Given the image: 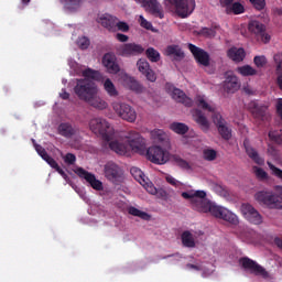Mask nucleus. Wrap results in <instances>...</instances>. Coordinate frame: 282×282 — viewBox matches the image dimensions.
I'll return each mask as SVG.
<instances>
[{
	"label": "nucleus",
	"instance_id": "12",
	"mask_svg": "<svg viewBox=\"0 0 282 282\" xmlns=\"http://www.w3.org/2000/svg\"><path fill=\"white\" fill-rule=\"evenodd\" d=\"M74 173L78 175L82 180H85L94 191H102V182L98 178H96L95 174H91V172H87L83 167H76L74 170Z\"/></svg>",
	"mask_w": 282,
	"mask_h": 282
},
{
	"label": "nucleus",
	"instance_id": "39",
	"mask_svg": "<svg viewBox=\"0 0 282 282\" xmlns=\"http://www.w3.org/2000/svg\"><path fill=\"white\" fill-rule=\"evenodd\" d=\"M237 72L240 76H257V69L250 65L240 66L237 68Z\"/></svg>",
	"mask_w": 282,
	"mask_h": 282
},
{
	"label": "nucleus",
	"instance_id": "22",
	"mask_svg": "<svg viewBox=\"0 0 282 282\" xmlns=\"http://www.w3.org/2000/svg\"><path fill=\"white\" fill-rule=\"evenodd\" d=\"M57 133H59L62 138L69 140V138H74V135L78 133V128L69 122H62L57 128Z\"/></svg>",
	"mask_w": 282,
	"mask_h": 282
},
{
	"label": "nucleus",
	"instance_id": "60",
	"mask_svg": "<svg viewBox=\"0 0 282 282\" xmlns=\"http://www.w3.org/2000/svg\"><path fill=\"white\" fill-rule=\"evenodd\" d=\"M58 174H61L63 176L64 180H67V173H65V171L63 169H61V166L58 169L55 170Z\"/></svg>",
	"mask_w": 282,
	"mask_h": 282
},
{
	"label": "nucleus",
	"instance_id": "57",
	"mask_svg": "<svg viewBox=\"0 0 282 282\" xmlns=\"http://www.w3.org/2000/svg\"><path fill=\"white\" fill-rule=\"evenodd\" d=\"M235 3V0H220L221 8H225V11L228 10L230 6Z\"/></svg>",
	"mask_w": 282,
	"mask_h": 282
},
{
	"label": "nucleus",
	"instance_id": "13",
	"mask_svg": "<svg viewBox=\"0 0 282 282\" xmlns=\"http://www.w3.org/2000/svg\"><path fill=\"white\" fill-rule=\"evenodd\" d=\"M187 47L198 65H202L203 67H208L210 65V54H208V52L192 43H189Z\"/></svg>",
	"mask_w": 282,
	"mask_h": 282
},
{
	"label": "nucleus",
	"instance_id": "44",
	"mask_svg": "<svg viewBox=\"0 0 282 282\" xmlns=\"http://www.w3.org/2000/svg\"><path fill=\"white\" fill-rule=\"evenodd\" d=\"M131 175L134 176V180H137V182H140V184H142V182H144V173H142V171L138 167H131L130 170Z\"/></svg>",
	"mask_w": 282,
	"mask_h": 282
},
{
	"label": "nucleus",
	"instance_id": "56",
	"mask_svg": "<svg viewBox=\"0 0 282 282\" xmlns=\"http://www.w3.org/2000/svg\"><path fill=\"white\" fill-rule=\"evenodd\" d=\"M166 182H167V184H171L172 186H176V187L182 186V183L173 176H166Z\"/></svg>",
	"mask_w": 282,
	"mask_h": 282
},
{
	"label": "nucleus",
	"instance_id": "11",
	"mask_svg": "<svg viewBox=\"0 0 282 282\" xmlns=\"http://www.w3.org/2000/svg\"><path fill=\"white\" fill-rule=\"evenodd\" d=\"M117 54L124 57L140 56V54H144V47L141 44L126 43L117 47Z\"/></svg>",
	"mask_w": 282,
	"mask_h": 282
},
{
	"label": "nucleus",
	"instance_id": "61",
	"mask_svg": "<svg viewBox=\"0 0 282 282\" xmlns=\"http://www.w3.org/2000/svg\"><path fill=\"white\" fill-rule=\"evenodd\" d=\"M187 268H188L189 270H196L197 272H199V270H202V268H200L199 265H197V264H191V263L187 264Z\"/></svg>",
	"mask_w": 282,
	"mask_h": 282
},
{
	"label": "nucleus",
	"instance_id": "37",
	"mask_svg": "<svg viewBox=\"0 0 282 282\" xmlns=\"http://www.w3.org/2000/svg\"><path fill=\"white\" fill-rule=\"evenodd\" d=\"M82 76H84V79L87 80H98V78H100V72L91 68H86L85 70H83Z\"/></svg>",
	"mask_w": 282,
	"mask_h": 282
},
{
	"label": "nucleus",
	"instance_id": "17",
	"mask_svg": "<svg viewBox=\"0 0 282 282\" xmlns=\"http://www.w3.org/2000/svg\"><path fill=\"white\" fill-rule=\"evenodd\" d=\"M241 84L239 83V78L235 76L232 73L227 72L225 74L224 89L227 94H235V91H239Z\"/></svg>",
	"mask_w": 282,
	"mask_h": 282
},
{
	"label": "nucleus",
	"instance_id": "19",
	"mask_svg": "<svg viewBox=\"0 0 282 282\" xmlns=\"http://www.w3.org/2000/svg\"><path fill=\"white\" fill-rule=\"evenodd\" d=\"M193 120L198 124V127L204 131L205 133L210 130V122L208 121V118H206V115L204 112L196 108L192 110Z\"/></svg>",
	"mask_w": 282,
	"mask_h": 282
},
{
	"label": "nucleus",
	"instance_id": "55",
	"mask_svg": "<svg viewBox=\"0 0 282 282\" xmlns=\"http://www.w3.org/2000/svg\"><path fill=\"white\" fill-rule=\"evenodd\" d=\"M64 162L66 163V164H75V162H76V155L75 154H73V153H67L66 155H65V158H64Z\"/></svg>",
	"mask_w": 282,
	"mask_h": 282
},
{
	"label": "nucleus",
	"instance_id": "50",
	"mask_svg": "<svg viewBox=\"0 0 282 282\" xmlns=\"http://www.w3.org/2000/svg\"><path fill=\"white\" fill-rule=\"evenodd\" d=\"M139 23H140L141 28H144V30H152L153 29V24H151V22H149L142 15L139 17Z\"/></svg>",
	"mask_w": 282,
	"mask_h": 282
},
{
	"label": "nucleus",
	"instance_id": "35",
	"mask_svg": "<svg viewBox=\"0 0 282 282\" xmlns=\"http://www.w3.org/2000/svg\"><path fill=\"white\" fill-rule=\"evenodd\" d=\"M181 239L185 248H195V239L193 238V234H191V231H184Z\"/></svg>",
	"mask_w": 282,
	"mask_h": 282
},
{
	"label": "nucleus",
	"instance_id": "21",
	"mask_svg": "<svg viewBox=\"0 0 282 282\" xmlns=\"http://www.w3.org/2000/svg\"><path fill=\"white\" fill-rule=\"evenodd\" d=\"M249 111L252 113L253 118L257 120H265V116L268 113V106L261 105L257 101H251L248 105Z\"/></svg>",
	"mask_w": 282,
	"mask_h": 282
},
{
	"label": "nucleus",
	"instance_id": "14",
	"mask_svg": "<svg viewBox=\"0 0 282 282\" xmlns=\"http://www.w3.org/2000/svg\"><path fill=\"white\" fill-rule=\"evenodd\" d=\"M135 2L140 3L142 8H144L145 12H150L152 17L164 19V11L158 0H135Z\"/></svg>",
	"mask_w": 282,
	"mask_h": 282
},
{
	"label": "nucleus",
	"instance_id": "28",
	"mask_svg": "<svg viewBox=\"0 0 282 282\" xmlns=\"http://www.w3.org/2000/svg\"><path fill=\"white\" fill-rule=\"evenodd\" d=\"M227 56L235 63H241V61L246 58V51L243 50V47L237 48L234 46L227 51Z\"/></svg>",
	"mask_w": 282,
	"mask_h": 282
},
{
	"label": "nucleus",
	"instance_id": "7",
	"mask_svg": "<svg viewBox=\"0 0 282 282\" xmlns=\"http://www.w3.org/2000/svg\"><path fill=\"white\" fill-rule=\"evenodd\" d=\"M239 263L242 265L243 270H249L250 274H254V276H261V279L265 280L272 279V275L265 268L248 257L240 258Z\"/></svg>",
	"mask_w": 282,
	"mask_h": 282
},
{
	"label": "nucleus",
	"instance_id": "42",
	"mask_svg": "<svg viewBox=\"0 0 282 282\" xmlns=\"http://www.w3.org/2000/svg\"><path fill=\"white\" fill-rule=\"evenodd\" d=\"M269 138L276 144H282V130L269 131Z\"/></svg>",
	"mask_w": 282,
	"mask_h": 282
},
{
	"label": "nucleus",
	"instance_id": "32",
	"mask_svg": "<svg viewBox=\"0 0 282 282\" xmlns=\"http://www.w3.org/2000/svg\"><path fill=\"white\" fill-rule=\"evenodd\" d=\"M171 131H174V133H177L178 135H185V133H188V126L182 122H173L170 124Z\"/></svg>",
	"mask_w": 282,
	"mask_h": 282
},
{
	"label": "nucleus",
	"instance_id": "41",
	"mask_svg": "<svg viewBox=\"0 0 282 282\" xmlns=\"http://www.w3.org/2000/svg\"><path fill=\"white\" fill-rule=\"evenodd\" d=\"M173 160L176 166H180V169H184L185 171L191 170V164H188L187 161L182 159L180 155H174Z\"/></svg>",
	"mask_w": 282,
	"mask_h": 282
},
{
	"label": "nucleus",
	"instance_id": "18",
	"mask_svg": "<svg viewBox=\"0 0 282 282\" xmlns=\"http://www.w3.org/2000/svg\"><path fill=\"white\" fill-rule=\"evenodd\" d=\"M105 177H107L109 182H118V180L122 177V169L113 162H108L105 165Z\"/></svg>",
	"mask_w": 282,
	"mask_h": 282
},
{
	"label": "nucleus",
	"instance_id": "30",
	"mask_svg": "<svg viewBox=\"0 0 282 282\" xmlns=\"http://www.w3.org/2000/svg\"><path fill=\"white\" fill-rule=\"evenodd\" d=\"M68 12H76L83 6V0H59Z\"/></svg>",
	"mask_w": 282,
	"mask_h": 282
},
{
	"label": "nucleus",
	"instance_id": "33",
	"mask_svg": "<svg viewBox=\"0 0 282 282\" xmlns=\"http://www.w3.org/2000/svg\"><path fill=\"white\" fill-rule=\"evenodd\" d=\"M274 63L276 64L278 69V85L282 89V54L278 53L273 57Z\"/></svg>",
	"mask_w": 282,
	"mask_h": 282
},
{
	"label": "nucleus",
	"instance_id": "29",
	"mask_svg": "<svg viewBox=\"0 0 282 282\" xmlns=\"http://www.w3.org/2000/svg\"><path fill=\"white\" fill-rule=\"evenodd\" d=\"M86 102L90 107H94V109H99V111H102V109H107V107H109V104H107L102 97L98 96V94H95Z\"/></svg>",
	"mask_w": 282,
	"mask_h": 282
},
{
	"label": "nucleus",
	"instance_id": "51",
	"mask_svg": "<svg viewBox=\"0 0 282 282\" xmlns=\"http://www.w3.org/2000/svg\"><path fill=\"white\" fill-rule=\"evenodd\" d=\"M35 151L39 153V155L42 158V160L46 159L50 154H47V151L45 148H43L40 144H35Z\"/></svg>",
	"mask_w": 282,
	"mask_h": 282
},
{
	"label": "nucleus",
	"instance_id": "10",
	"mask_svg": "<svg viewBox=\"0 0 282 282\" xmlns=\"http://www.w3.org/2000/svg\"><path fill=\"white\" fill-rule=\"evenodd\" d=\"M240 210L245 219L250 221V224H254V226H260V224H263V217L252 205L243 203Z\"/></svg>",
	"mask_w": 282,
	"mask_h": 282
},
{
	"label": "nucleus",
	"instance_id": "1",
	"mask_svg": "<svg viewBox=\"0 0 282 282\" xmlns=\"http://www.w3.org/2000/svg\"><path fill=\"white\" fill-rule=\"evenodd\" d=\"M89 128L96 135H101L102 140L109 142V149L118 155H127L129 151L134 153H144V138L133 130L123 135V142L112 140L113 128L108 123L107 119L94 118L89 121ZM112 140V141H111Z\"/></svg>",
	"mask_w": 282,
	"mask_h": 282
},
{
	"label": "nucleus",
	"instance_id": "54",
	"mask_svg": "<svg viewBox=\"0 0 282 282\" xmlns=\"http://www.w3.org/2000/svg\"><path fill=\"white\" fill-rule=\"evenodd\" d=\"M44 160L51 166V169H54L56 171L59 167L58 163L56 162V160H54V158L48 155Z\"/></svg>",
	"mask_w": 282,
	"mask_h": 282
},
{
	"label": "nucleus",
	"instance_id": "16",
	"mask_svg": "<svg viewBox=\"0 0 282 282\" xmlns=\"http://www.w3.org/2000/svg\"><path fill=\"white\" fill-rule=\"evenodd\" d=\"M102 65L106 67L108 74H118V72H120L118 57H116V54L113 53H106L104 55Z\"/></svg>",
	"mask_w": 282,
	"mask_h": 282
},
{
	"label": "nucleus",
	"instance_id": "5",
	"mask_svg": "<svg viewBox=\"0 0 282 282\" xmlns=\"http://www.w3.org/2000/svg\"><path fill=\"white\" fill-rule=\"evenodd\" d=\"M256 202L260 203L267 208L282 210V197L274 192L260 191L254 195Z\"/></svg>",
	"mask_w": 282,
	"mask_h": 282
},
{
	"label": "nucleus",
	"instance_id": "23",
	"mask_svg": "<svg viewBox=\"0 0 282 282\" xmlns=\"http://www.w3.org/2000/svg\"><path fill=\"white\" fill-rule=\"evenodd\" d=\"M123 86L130 89L131 91H134L135 94H142L143 87L140 85L135 78L129 76V75H123Z\"/></svg>",
	"mask_w": 282,
	"mask_h": 282
},
{
	"label": "nucleus",
	"instance_id": "31",
	"mask_svg": "<svg viewBox=\"0 0 282 282\" xmlns=\"http://www.w3.org/2000/svg\"><path fill=\"white\" fill-rule=\"evenodd\" d=\"M104 89H105L106 94H108V96H110V98H118V96H119L118 88H116V85L109 78H107L104 82Z\"/></svg>",
	"mask_w": 282,
	"mask_h": 282
},
{
	"label": "nucleus",
	"instance_id": "4",
	"mask_svg": "<svg viewBox=\"0 0 282 282\" xmlns=\"http://www.w3.org/2000/svg\"><path fill=\"white\" fill-rule=\"evenodd\" d=\"M74 91L79 100L87 102L93 96L98 94V86L90 79H77Z\"/></svg>",
	"mask_w": 282,
	"mask_h": 282
},
{
	"label": "nucleus",
	"instance_id": "53",
	"mask_svg": "<svg viewBox=\"0 0 282 282\" xmlns=\"http://www.w3.org/2000/svg\"><path fill=\"white\" fill-rule=\"evenodd\" d=\"M145 191L148 193H150V195H158V188L155 187V185H153V183H145L143 184Z\"/></svg>",
	"mask_w": 282,
	"mask_h": 282
},
{
	"label": "nucleus",
	"instance_id": "25",
	"mask_svg": "<svg viewBox=\"0 0 282 282\" xmlns=\"http://www.w3.org/2000/svg\"><path fill=\"white\" fill-rule=\"evenodd\" d=\"M243 147H245V151H246L248 158H250V160H252L256 164H259V166H262V164L265 163L263 158H261L259 155V152H257V150H254V148H252V147H250V144H248L247 140H245V142H243Z\"/></svg>",
	"mask_w": 282,
	"mask_h": 282
},
{
	"label": "nucleus",
	"instance_id": "58",
	"mask_svg": "<svg viewBox=\"0 0 282 282\" xmlns=\"http://www.w3.org/2000/svg\"><path fill=\"white\" fill-rule=\"evenodd\" d=\"M116 39L117 41H119L120 43H127V41H129V37L122 33H117L116 34Z\"/></svg>",
	"mask_w": 282,
	"mask_h": 282
},
{
	"label": "nucleus",
	"instance_id": "8",
	"mask_svg": "<svg viewBox=\"0 0 282 282\" xmlns=\"http://www.w3.org/2000/svg\"><path fill=\"white\" fill-rule=\"evenodd\" d=\"M174 6L175 13L181 19H186L195 11V0H167Z\"/></svg>",
	"mask_w": 282,
	"mask_h": 282
},
{
	"label": "nucleus",
	"instance_id": "15",
	"mask_svg": "<svg viewBox=\"0 0 282 282\" xmlns=\"http://www.w3.org/2000/svg\"><path fill=\"white\" fill-rule=\"evenodd\" d=\"M249 32L256 35L258 41H261L262 43H268L270 41V34L265 32V24L253 20L249 22Z\"/></svg>",
	"mask_w": 282,
	"mask_h": 282
},
{
	"label": "nucleus",
	"instance_id": "6",
	"mask_svg": "<svg viewBox=\"0 0 282 282\" xmlns=\"http://www.w3.org/2000/svg\"><path fill=\"white\" fill-rule=\"evenodd\" d=\"M111 107L121 120H126V122H135L138 113L131 105L122 101H113Z\"/></svg>",
	"mask_w": 282,
	"mask_h": 282
},
{
	"label": "nucleus",
	"instance_id": "2",
	"mask_svg": "<svg viewBox=\"0 0 282 282\" xmlns=\"http://www.w3.org/2000/svg\"><path fill=\"white\" fill-rule=\"evenodd\" d=\"M181 196L183 199L189 200L193 210H196V213H209L212 217H216V219H223L224 221L231 224V226H238L239 224V218L237 215L228 210V208L215 205V203L206 198L205 191L191 189L188 192H183Z\"/></svg>",
	"mask_w": 282,
	"mask_h": 282
},
{
	"label": "nucleus",
	"instance_id": "3",
	"mask_svg": "<svg viewBox=\"0 0 282 282\" xmlns=\"http://www.w3.org/2000/svg\"><path fill=\"white\" fill-rule=\"evenodd\" d=\"M195 102L199 109H203V111H209V113H213L212 120L214 124H216L218 133L223 140H230V138H232V130L228 128V122L224 117H221V113L215 110V106L207 104L203 96H197Z\"/></svg>",
	"mask_w": 282,
	"mask_h": 282
},
{
	"label": "nucleus",
	"instance_id": "43",
	"mask_svg": "<svg viewBox=\"0 0 282 282\" xmlns=\"http://www.w3.org/2000/svg\"><path fill=\"white\" fill-rule=\"evenodd\" d=\"M204 160H207V162H213L217 160V151L213 149H206L203 151Z\"/></svg>",
	"mask_w": 282,
	"mask_h": 282
},
{
	"label": "nucleus",
	"instance_id": "48",
	"mask_svg": "<svg viewBox=\"0 0 282 282\" xmlns=\"http://www.w3.org/2000/svg\"><path fill=\"white\" fill-rule=\"evenodd\" d=\"M77 45L80 47V50H87V47L90 45V42L86 36H83L78 39Z\"/></svg>",
	"mask_w": 282,
	"mask_h": 282
},
{
	"label": "nucleus",
	"instance_id": "27",
	"mask_svg": "<svg viewBox=\"0 0 282 282\" xmlns=\"http://www.w3.org/2000/svg\"><path fill=\"white\" fill-rule=\"evenodd\" d=\"M150 138L154 144H166L169 142V135L164 130L154 129L150 132Z\"/></svg>",
	"mask_w": 282,
	"mask_h": 282
},
{
	"label": "nucleus",
	"instance_id": "62",
	"mask_svg": "<svg viewBox=\"0 0 282 282\" xmlns=\"http://www.w3.org/2000/svg\"><path fill=\"white\" fill-rule=\"evenodd\" d=\"M156 195H161V197H166V191L160 189L158 191Z\"/></svg>",
	"mask_w": 282,
	"mask_h": 282
},
{
	"label": "nucleus",
	"instance_id": "59",
	"mask_svg": "<svg viewBox=\"0 0 282 282\" xmlns=\"http://www.w3.org/2000/svg\"><path fill=\"white\" fill-rule=\"evenodd\" d=\"M59 97L62 98V100H69V93H67V90L65 89H62Z\"/></svg>",
	"mask_w": 282,
	"mask_h": 282
},
{
	"label": "nucleus",
	"instance_id": "9",
	"mask_svg": "<svg viewBox=\"0 0 282 282\" xmlns=\"http://www.w3.org/2000/svg\"><path fill=\"white\" fill-rule=\"evenodd\" d=\"M147 158L153 164H166L169 162V151L159 145H152L147 150Z\"/></svg>",
	"mask_w": 282,
	"mask_h": 282
},
{
	"label": "nucleus",
	"instance_id": "63",
	"mask_svg": "<svg viewBox=\"0 0 282 282\" xmlns=\"http://www.w3.org/2000/svg\"><path fill=\"white\" fill-rule=\"evenodd\" d=\"M21 2L23 3V6H28V3H30V0H21Z\"/></svg>",
	"mask_w": 282,
	"mask_h": 282
},
{
	"label": "nucleus",
	"instance_id": "46",
	"mask_svg": "<svg viewBox=\"0 0 282 282\" xmlns=\"http://www.w3.org/2000/svg\"><path fill=\"white\" fill-rule=\"evenodd\" d=\"M198 34L200 36H205L206 39H213V36H215V34H217L215 32L214 29H210V28H203L198 31Z\"/></svg>",
	"mask_w": 282,
	"mask_h": 282
},
{
	"label": "nucleus",
	"instance_id": "34",
	"mask_svg": "<svg viewBox=\"0 0 282 282\" xmlns=\"http://www.w3.org/2000/svg\"><path fill=\"white\" fill-rule=\"evenodd\" d=\"M167 56H175V58H184V51L177 45H170L166 47Z\"/></svg>",
	"mask_w": 282,
	"mask_h": 282
},
{
	"label": "nucleus",
	"instance_id": "24",
	"mask_svg": "<svg viewBox=\"0 0 282 282\" xmlns=\"http://www.w3.org/2000/svg\"><path fill=\"white\" fill-rule=\"evenodd\" d=\"M172 98L173 100H176V102H181L182 105H185V107H193V100L186 96L182 89L174 88L172 91Z\"/></svg>",
	"mask_w": 282,
	"mask_h": 282
},
{
	"label": "nucleus",
	"instance_id": "38",
	"mask_svg": "<svg viewBox=\"0 0 282 282\" xmlns=\"http://www.w3.org/2000/svg\"><path fill=\"white\" fill-rule=\"evenodd\" d=\"M128 213L129 215H132L133 217H140V219H144L145 221L151 219V216L148 213L142 212L135 207H129Z\"/></svg>",
	"mask_w": 282,
	"mask_h": 282
},
{
	"label": "nucleus",
	"instance_id": "36",
	"mask_svg": "<svg viewBox=\"0 0 282 282\" xmlns=\"http://www.w3.org/2000/svg\"><path fill=\"white\" fill-rule=\"evenodd\" d=\"M225 12L226 14H243L246 8L240 2H234Z\"/></svg>",
	"mask_w": 282,
	"mask_h": 282
},
{
	"label": "nucleus",
	"instance_id": "47",
	"mask_svg": "<svg viewBox=\"0 0 282 282\" xmlns=\"http://www.w3.org/2000/svg\"><path fill=\"white\" fill-rule=\"evenodd\" d=\"M116 30H118L119 32H129V24L127 22H122V21H116Z\"/></svg>",
	"mask_w": 282,
	"mask_h": 282
},
{
	"label": "nucleus",
	"instance_id": "40",
	"mask_svg": "<svg viewBox=\"0 0 282 282\" xmlns=\"http://www.w3.org/2000/svg\"><path fill=\"white\" fill-rule=\"evenodd\" d=\"M145 55L148 56L151 63H158L160 61V52L153 47H149L145 51Z\"/></svg>",
	"mask_w": 282,
	"mask_h": 282
},
{
	"label": "nucleus",
	"instance_id": "20",
	"mask_svg": "<svg viewBox=\"0 0 282 282\" xmlns=\"http://www.w3.org/2000/svg\"><path fill=\"white\" fill-rule=\"evenodd\" d=\"M138 70L145 76L147 80H150V83H155L158 80V76L155 75V72L151 69V66L149 65V62L147 59H139L137 62Z\"/></svg>",
	"mask_w": 282,
	"mask_h": 282
},
{
	"label": "nucleus",
	"instance_id": "26",
	"mask_svg": "<svg viewBox=\"0 0 282 282\" xmlns=\"http://www.w3.org/2000/svg\"><path fill=\"white\" fill-rule=\"evenodd\" d=\"M116 21H118V18L111 14H104L99 18L100 25L106 28V30H109V32H116Z\"/></svg>",
	"mask_w": 282,
	"mask_h": 282
},
{
	"label": "nucleus",
	"instance_id": "45",
	"mask_svg": "<svg viewBox=\"0 0 282 282\" xmlns=\"http://www.w3.org/2000/svg\"><path fill=\"white\" fill-rule=\"evenodd\" d=\"M253 63L256 65V67H265V65H268V58H265L264 55H257L253 58Z\"/></svg>",
	"mask_w": 282,
	"mask_h": 282
},
{
	"label": "nucleus",
	"instance_id": "52",
	"mask_svg": "<svg viewBox=\"0 0 282 282\" xmlns=\"http://www.w3.org/2000/svg\"><path fill=\"white\" fill-rule=\"evenodd\" d=\"M256 176L258 180H268V172L261 167H256Z\"/></svg>",
	"mask_w": 282,
	"mask_h": 282
},
{
	"label": "nucleus",
	"instance_id": "49",
	"mask_svg": "<svg viewBox=\"0 0 282 282\" xmlns=\"http://www.w3.org/2000/svg\"><path fill=\"white\" fill-rule=\"evenodd\" d=\"M256 10H263L265 8V0H249Z\"/></svg>",
	"mask_w": 282,
	"mask_h": 282
}]
</instances>
